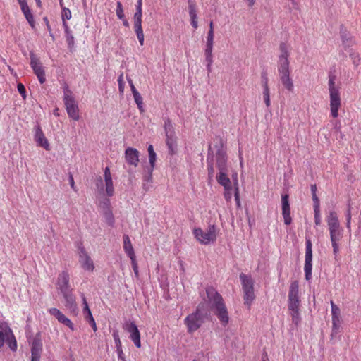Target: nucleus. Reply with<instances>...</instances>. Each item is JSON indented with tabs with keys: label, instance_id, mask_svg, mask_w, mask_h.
<instances>
[{
	"label": "nucleus",
	"instance_id": "obj_1",
	"mask_svg": "<svg viewBox=\"0 0 361 361\" xmlns=\"http://www.w3.org/2000/svg\"><path fill=\"white\" fill-rule=\"evenodd\" d=\"M206 293L211 303V309L219 319L222 326H226L229 322L227 307L222 296L212 286L206 288Z\"/></svg>",
	"mask_w": 361,
	"mask_h": 361
},
{
	"label": "nucleus",
	"instance_id": "obj_2",
	"mask_svg": "<svg viewBox=\"0 0 361 361\" xmlns=\"http://www.w3.org/2000/svg\"><path fill=\"white\" fill-rule=\"evenodd\" d=\"M280 54L277 61L278 71L280 76V80L282 85L288 91H293V83L290 77V62L288 57L290 53L285 42H281L279 44Z\"/></svg>",
	"mask_w": 361,
	"mask_h": 361
},
{
	"label": "nucleus",
	"instance_id": "obj_3",
	"mask_svg": "<svg viewBox=\"0 0 361 361\" xmlns=\"http://www.w3.org/2000/svg\"><path fill=\"white\" fill-rule=\"evenodd\" d=\"M210 314L205 305L200 303L191 314L184 319V324L186 326L187 332L192 334L197 331L202 324L209 319Z\"/></svg>",
	"mask_w": 361,
	"mask_h": 361
},
{
	"label": "nucleus",
	"instance_id": "obj_4",
	"mask_svg": "<svg viewBox=\"0 0 361 361\" xmlns=\"http://www.w3.org/2000/svg\"><path fill=\"white\" fill-rule=\"evenodd\" d=\"M63 102L68 116L74 121H78L80 118L79 108L73 95V92L66 84L63 87Z\"/></svg>",
	"mask_w": 361,
	"mask_h": 361
},
{
	"label": "nucleus",
	"instance_id": "obj_5",
	"mask_svg": "<svg viewBox=\"0 0 361 361\" xmlns=\"http://www.w3.org/2000/svg\"><path fill=\"white\" fill-rule=\"evenodd\" d=\"M239 278L243 291L244 304L249 309L255 298L254 292V281L251 276L246 275L244 273H241L239 276Z\"/></svg>",
	"mask_w": 361,
	"mask_h": 361
},
{
	"label": "nucleus",
	"instance_id": "obj_6",
	"mask_svg": "<svg viewBox=\"0 0 361 361\" xmlns=\"http://www.w3.org/2000/svg\"><path fill=\"white\" fill-rule=\"evenodd\" d=\"M164 128L165 131L166 145L168 148V152L170 155H173L177 152L178 137L176 135L175 128L172 122L169 118H166L164 120Z\"/></svg>",
	"mask_w": 361,
	"mask_h": 361
},
{
	"label": "nucleus",
	"instance_id": "obj_7",
	"mask_svg": "<svg viewBox=\"0 0 361 361\" xmlns=\"http://www.w3.org/2000/svg\"><path fill=\"white\" fill-rule=\"evenodd\" d=\"M195 238L202 244L208 245L210 243L216 241V226L214 224H210L206 229L203 231L200 228H195L193 230Z\"/></svg>",
	"mask_w": 361,
	"mask_h": 361
},
{
	"label": "nucleus",
	"instance_id": "obj_8",
	"mask_svg": "<svg viewBox=\"0 0 361 361\" xmlns=\"http://www.w3.org/2000/svg\"><path fill=\"white\" fill-rule=\"evenodd\" d=\"M0 330V348H2L6 343L8 348L13 352H16L18 348L17 341L11 329L6 326L5 328L1 326Z\"/></svg>",
	"mask_w": 361,
	"mask_h": 361
},
{
	"label": "nucleus",
	"instance_id": "obj_9",
	"mask_svg": "<svg viewBox=\"0 0 361 361\" xmlns=\"http://www.w3.org/2000/svg\"><path fill=\"white\" fill-rule=\"evenodd\" d=\"M300 300L299 299V285L297 281H293L290 286L288 299V308L290 312L299 310Z\"/></svg>",
	"mask_w": 361,
	"mask_h": 361
},
{
	"label": "nucleus",
	"instance_id": "obj_10",
	"mask_svg": "<svg viewBox=\"0 0 361 361\" xmlns=\"http://www.w3.org/2000/svg\"><path fill=\"white\" fill-rule=\"evenodd\" d=\"M30 66L33 70L34 73L37 77L40 84H44L46 82V75L44 67L42 66L39 58H37L34 51H30Z\"/></svg>",
	"mask_w": 361,
	"mask_h": 361
},
{
	"label": "nucleus",
	"instance_id": "obj_11",
	"mask_svg": "<svg viewBox=\"0 0 361 361\" xmlns=\"http://www.w3.org/2000/svg\"><path fill=\"white\" fill-rule=\"evenodd\" d=\"M312 244L310 239H306L305 241V276L307 281L312 279Z\"/></svg>",
	"mask_w": 361,
	"mask_h": 361
},
{
	"label": "nucleus",
	"instance_id": "obj_12",
	"mask_svg": "<svg viewBox=\"0 0 361 361\" xmlns=\"http://www.w3.org/2000/svg\"><path fill=\"white\" fill-rule=\"evenodd\" d=\"M29 342L31 345V361H40L43 348L41 332H37Z\"/></svg>",
	"mask_w": 361,
	"mask_h": 361
},
{
	"label": "nucleus",
	"instance_id": "obj_13",
	"mask_svg": "<svg viewBox=\"0 0 361 361\" xmlns=\"http://www.w3.org/2000/svg\"><path fill=\"white\" fill-rule=\"evenodd\" d=\"M64 299V306L73 316L78 313V307L73 293V289L61 293Z\"/></svg>",
	"mask_w": 361,
	"mask_h": 361
},
{
	"label": "nucleus",
	"instance_id": "obj_14",
	"mask_svg": "<svg viewBox=\"0 0 361 361\" xmlns=\"http://www.w3.org/2000/svg\"><path fill=\"white\" fill-rule=\"evenodd\" d=\"M215 158L216 165L219 171H225L228 169V156L226 150L223 147L221 140H220V146L218 147Z\"/></svg>",
	"mask_w": 361,
	"mask_h": 361
},
{
	"label": "nucleus",
	"instance_id": "obj_15",
	"mask_svg": "<svg viewBox=\"0 0 361 361\" xmlns=\"http://www.w3.org/2000/svg\"><path fill=\"white\" fill-rule=\"evenodd\" d=\"M123 329L130 334L129 338L135 345L140 348L141 347L140 333L135 322H126Z\"/></svg>",
	"mask_w": 361,
	"mask_h": 361
},
{
	"label": "nucleus",
	"instance_id": "obj_16",
	"mask_svg": "<svg viewBox=\"0 0 361 361\" xmlns=\"http://www.w3.org/2000/svg\"><path fill=\"white\" fill-rule=\"evenodd\" d=\"M79 262L85 270L92 271L94 269L93 261L86 252L85 247L79 246Z\"/></svg>",
	"mask_w": 361,
	"mask_h": 361
},
{
	"label": "nucleus",
	"instance_id": "obj_17",
	"mask_svg": "<svg viewBox=\"0 0 361 361\" xmlns=\"http://www.w3.org/2000/svg\"><path fill=\"white\" fill-rule=\"evenodd\" d=\"M34 140L36 142L37 146L43 147L46 150L50 149V145L48 140L46 138L41 126L37 123L34 127Z\"/></svg>",
	"mask_w": 361,
	"mask_h": 361
},
{
	"label": "nucleus",
	"instance_id": "obj_18",
	"mask_svg": "<svg viewBox=\"0 0 361 361\" xmlns=\"http://www.w3.org/2000/svg\"><path fill=\"white\" fill-rule=\"evenodd\" d=\"M281 207L284 224L286 225H290L292 223V218L290 216V206L289 195L288 194L281 195Z\"/></svg>",
	"mask_w": 361,
	"mask_h": 361
},
{
	"label": "nucleus",
	"instance_id": "obj_19",
	"mask_svg": "<svg viewBox=\"0 0 361 361\" xmlns=\"http://www.w3.org/2000/svg\"><path fill=\"white\" fill-rule=\"evenodd\" d=\"M339 32L342 41V46L344 50L348 51V49L355 44V40L343 25H341Z\"/></svg>",
	"mask_w": 361,
	"mask_h": 361
},
{
	"label": "nucleus",
	"instance_id": "obj_20",
	"mask_svg": "<svg viewBox=\"0 0 361 361\" xmlns=\"http://www.w3.org/2000/svg\"><path fill=\"white\" fill-rule=\"evenodd\" d=\"M330 93L331 114L333 118L338 116V109L341 106V98L339 90H333Z\"/></svg>",
	"mask_w": 361,
	"mask_h": 361
},
{
	"label": "nucleus",
	"instance_id": "obj_21",
	"mask_svg": "<svg viewBox=\"0 0 361 361\" xmlns=\"http://www.w3.org/2000/svg\"><path fill=\"white\" fill-rule=\"evenodd\" d=\"M56 288L61 293L73 290L70 285V276L67 271H63L59 274L57 279Z\"/></svg>",
	"mask_w": 361,
	"mask_h": 361
},
{
	"label": "nucleus",
	"instance_id": "obj_22",
	"mask_svg": "<svg viewBox=\"0 0 361 361\" xmlns=\"http://www.w3.org/2000/svg\"><path fill=\"white\" fill-rule=\"evenodd\" d=\"M329 235L333 248L334 259H337V257L340 252V242L343 238V231L330 232Z\"/></svg>",
	"mask_w": 361,
	"mask_h": 361
},
{
	"label": "nucleus",
	"instance_id": "obj_23",
	"mask_svg": "<svg viewBox=\"0 0 361 361\" xmlns=\"http://www.w3.org/2000/svg\"><path fill=\"white\" fill-rule=\"evenodd\" d=\"M124 157L129 165L136 167L140 161V152L135 148L128 147L125 150Z\"/></svg>",
	"mask_w": 361,
	"mask_h": 361
},
{
	"label": "nucleus",
	"instance_id": "obj_24",
	"mask_svg": "<svg viewBox=\"0 0 361 361\" xmlns=\"http://www.w3.org/2000/svg\"><path fill=\"white\" fill-rule=\"evenodd\" d=\"M49 312L52 316L55 317L57 319L59 323L66 326L71 331L75 330L74 324L71 321V319L66 317L59 309L56 307H52L49 310Z\"/></svg>",
	"mask_w": 361,
	"mask_h": 361
},
{
	"label": "nucleus",
	"instance_id": "obj_25",
	"mask_svg": "<svg viewBox=\"0 0 361 361\" xmlns=\"http://www.w3.org/2000/svg\"><path fill=\"white\" fill-rule=\"evenodd\" d=\"M81 298L82 300V305H83V314L84 317L86 321L88 322L89 324L91 326L94 331H97V327L95 322V320L92 316V314L91 312V310L88 306L86 298L83 293L81 294Z\"/></svg>",
	"mask_w": 361,
	"mask_h": 361
},
{
	"label": "nucleus",
	"instance_id": "obj_26",
	"mask_svg": "<svg viewBox=\"0 0 361 361\" xmlns=\"http://www.w3.org/2000/svg\"><path fill=\"white\" fill-rule=\"evenodd\" d=\"M142 15L134 14V30L141 46L144 44L145 35L142 27Z\"/></svg>",
	"mask_w": 361,
	"mask_h": 361
},
{
	"label": "nucleus",
	"instance_id": "obj_27",
	"mask_svg": "<svg viewBox=\"0 0 361 361\" xmlns=\"http://www.w3.org/2000/svg\"><path fill=\"white\" fill-rule=\"evenodd\" d=\"M105 180L106 192L108 197H112L114 194V188L113 185L112 177L109 167H106L104 171Z\"/></svg>",
	"mask_w": 361,
	"mask_h": 361
},
{
	"label": "nucleus",
	"instance_id": "obj_28",
	"mask_svg": "<svg viewBox=\"0 0 361 361\" xmlns=\"http://www.w3.org/2000/svg\"><path fill=\"white\" fill-rule=\"evenodd\" d=\"M228 169L225 171H219L216 176L218 183L224 188L225 190L231 189V182L228 176Z\"/></svg>",
	"mask_w": 361,
	"mask_h": 361
},
{
	"label": "nucleus",
	"instance_id": "obj_29",
	"mask_svg": "<svg viewBox=\"0 0 361 361\" xmlns=\"http://www.w3.org/2000/svg\"><path fill=\"white\" fill-rule=\"evenodd\" d=\"M207 164L208 171V178L212 179L214 176V154L211 148V145L209 146L208 154L207 157Z\"/></svg>",
	"mask_w": 361,
	"mask_h": 361
},
{
	"label": "nucleus",
	"instance_id": "obj_30",
	"mask_svg": "<svg viewBox=\"0 0 361 361\" xmlns=\"http://www.w3.org/2000/svg\"><path fill=\"white\" fill-rule=\"evenodd\" d=\"M21 11L25 16V18H26L27 21L28 22L29 25L34 28L35 27V20L34 16L32 13L31 10L30 9L27 4H21Z\"/></svg>",
	"mask_w": 361,
	"mask_h": 361
},
{
	"label": "nucleus",
	"instance_id": "obj_31",
	"mask_svg": "<svg viewBox=\"0 0 361 361\" xmlns=\"http://www.w3.org/2000/svg\"><path fill=\"white\" fill-rule=\"evenodd\" d=\"M123 250L128 257L135 256L133 247L128 235H123Z\"/></svg>",
	"mask_w": 361,
	"mask_h": 361
},
{
	"label": "nucleus",
	"instance_id": "obj_32",
	"mask_svg": "<svg viewBox=\"0 0 361 361\" xmlns=\"http://www.w3.org/2000/svg\"><path fill=\"white\" fill-rule=\"evenodd\" d=\"M214 37V32H212V30H209L207 37V43L204 49V54H212Z\"/></svg>",
	"mask_w": 361,
	"mask_h": 361
},
{
	"label": "nucleus",
	"instance_id": "obj_33",
	"mask_svg": "<svg viewBox=\"0 0 361 361\" xmlns=\"http://www.w3.org/2000/svg\"><path fill=\"white\" fill-rule=\"evenodd\" d=\"M326 223L328 226L332 224H336L339 223V220L337 216V214L335 211H331L329 215L326 216Z\"/></svg>",
	"mask_w": 361,
	"mask_h": 361
},
{
	"label": "nucleus",
	"instance_id": "obj_34",
	"mask_svg": "<svg viewBox=\"0 0 361 361\" xmlns=\"http://www.w3.org/2000/svg\"><path fill=\"white\" fill-rule=\"evenodd\" d=\"M104 218L106 223L111 227H114L115 224V219L112 210L103 212Z\"/></svg>",
	"mask_w": 361,
	"mask_h": 361
},
{
	"label": "nucleus",
	"instance_id": "obj_35",
	"mask_svg": "<svg viewBox=\"0 0 361 361\" xmlns=\"http://www.w3.org/2000/svg\"><path fill=\"white\" fill-rule=\"evenodd\" d=\"M68 48L70 51H73L74 49L75 40L72 32L65 34Z\"/></svg>",
	"mask_w": 361,
	"mask_h": 361
},
{
	"label": "nucleus",
	"instance_id": "obj_36",
	"mask_svg": "<svg viewBox=\"0 0 361 361\" xmlns=\"http://www.w3.org/2000/svg\"><path fill=\"white\" fill-rule=\"evenodd\" d=\"M133 95L135 102L136 103L138 109L141 112L144 111L142 97L140 95V94L139 93V92L133 93Z\"/></svg>",
	"mask_w": 361,
	"mask_h": 361
},
{
	"label": "nucleus",
	"instance_id": "obj_37",
	"mask_svg": "<svg viewBox=\"0 0 361 361\" xmlns=\"http://www.w3.org/2000/svg\"><path fill=\"white\" fill-rule=\"evenodd\" d=\"M331 307L332 319H340V308L332 300H331Z\"/></svg>",
	"mask_w": 361,
	"mask_h": 361
},
{
	"label": "nucleus",
	"instance_id": "obj_38",
	"mask_svg": "<svg viewBox=\"0 0 361 361\" xmlns=\"http://www.w3.org/2000/svg\"><path fill=\"white\" fill-rule=\"evenodd\" d=\"M313 208H314V223L317 226L320 225L322 220H321V215H320L319 204L313 205Z\"/></svg>",
	"mask_w": 361,
	"mask_h": 361
},
{
	"label": "nucleus",
	"instance_id": "obj_39",
	"mask_svg": "<svg viewBox=\"0 0 361 361\" xmlns=\"http://www.w3.org/2000/svg\"><path fill=\"white\" fill-rule=\"evenodd\" d=\"M310 189H311V193H312V200H313V205L319 204V200L316 194L317 190L316 184L311 185Z\"/></svg>",
	"mask_w": 361,
	"mask_h": 361
},
{
	"label": "nucleus",
	"instance_id": "obj_40",
	"mask_svg": "<svg viewBox=\"0 0 361 361\" xmlns=\"http://www.w3.org/2000/svg\"><path fill=\"white\" fill-rule=\"evenodd\" d=\"M350 57L352 60V62L353 63V65L355 66V67H357L360 64V54L356 52V51H353L351 50V51L350 52Z\"/></svg>",
	"mask_w": 361,
	"mask_h": 361
},
{
	"label": "nucleus",
	"instance_id": "obj_41",
	"mask_svg": "<svg viewBox=\"0 0 361 361\" xmlns=\"http://www.w3.org/2000/svg\"><path fill=\"white\" fill-rule=\"evenodd\" d=\"M72 17L71 11L69 8L63 7L61 11V19L62 21H67Z\"/></svg>",
	"mask_w": 361,
	"mask_h": 361
},
{
	"label": "nucleus",
	"instance_id": "obj_42",
	"mask_svg": "<svg viewBox=\"0 0 361 361\" xmlns=\"http://www.w3.org/2000/svg\"><path fill=\"white\" fill-rule=\"evenodd\" d=\"M112 336L115 343L116 349L122 348L121 342L120 340L119 334L117 330H114L112 333Z\"/></svg>",
	"mask_w": 361,
	"mask_h": 361
},
{
	"label": "nucleus",
	"instance_id": "obj_43",
	"mask_svg": "<svg viewBox=\"0 0 361 361\" xmlns=\"http://www.w3.org/2000/svg\"><path fill=\"white\" fill-rule=\"evenodd\" d=\"M116 16L118 19H123L125 17L123 8L122 4L120 1H117L116 3Z\"/></svg>",
	"mask_w": 361,
	"mask_h": 361
},
{
	"label": "nucleus",
	"instance_id": "obj_44",
	"mask_svg": "<svg viewBox=\"0 0 361 361\" xmlns=\"http://www.w3.org/2000/svg\"><path fill=\"white\" fill-rule=\"evenodd\" d=\"M261 78H262V85L263 87V90H269V86H268V77L267 73L266 71H263L261 73Z\"/></svg>",
	"mask_w": 361,
	"mask_h": 361
},
{
	"label": "nucleus",
	"instance_id": "obj_45",
	"mask_svg": "<svg viewBox=\"0 0 361 361\" xmlns=\"http://www.w3.org/2000/svg\"><path fill=\"white\" fill-rule=\"evenodd\" d=\"M205 56V61L207 62V70L209 73L212 71V65L213 63V56L212 54H204Z\"/></svg>",
	"mask_w": 361,
	"mask_h": 361
},
{
	"label": "nucleus",
	"instance_id": "obj_46",
	"mask_svg": "<svg viewBox=\"0 0 361 361\" xmlns=\"http://www.w3.org/2000/svg\"><path fill=\"white\" fill-rule=\"evenodd\" d=\"M290 314L291 317H292L293 323H294L295 325H298V324L300 322V317L299 310L290 312Z\"/></svg>",
	"mask_w": 361,
	"mask_h": 361
},
{
	"label": "nucleus",
	"instance_id": "obj_47",
	"mask_svg": "<svg viewBox=\"0 0 361 361\" xmlns=\"http://www.w3.org/2000/svg\"><path fill=\"white\" fill-rule=\"evenodd\" d=\"M340 319H332V333L331 336L337 334L338 330L340 327Z\"/></svg>",
	"mask_w": 361,
	"mask_h": 361
},
{
	"label": "nucleus",
	"instance_id": "obj_48",
	"mask_svg": "<svg viewBox=\"0 0 361 361\" xmlns=\"http://www.w3.org/2000/svg\"><path fill=\"white\" fill-rule=\"evenodd\" d=\"M101 207L102 208V212H108L111 211V203L109 199H105L104 201L101 202Z\"/></svg>",
	"mask_w": 361,
	"mask_h": 361
},
{
	"label": "nucleus",
	"instance_id": "obj_49",
	"mask_svg": "<svg viewBox=\"0 0 361 361\" xmlns=\"http://www.w3.org/2000/svg\"><path fill=\"white\" fill-rule=\"evenodd\" d=\"M131 260V264H132V267H133V271L135 273V275L138 277L139 276V271H138V265H137V261H136V257L134 256V257H129Z\"/></svg>",
	"mask_w": 361,
	"mask_h": 361
},
{
	"label": "nucleus",
	"instance_id": "obj_50",
	"mask_svg": "<svg viewBox=\"0 0 361 361\" xmlns=\"http://www.w3.org/2000/svg\"><path fill=\"white\" fill-rule=\"evenodd\" d=\"M346 217V227L348 229V231L350 232L351 227H350V223H351V212H350V206H348V209L345 214Z\"/></svg>",
	"mask_w": 361,
	"mask_h": 361
},
{
	"label": "nucleus",
	"instance_id": "obj_51",
	"mask_svg": "<svg viewBox=\"0 0 361 361\" xmlns=\"http://www.w3.org/2000/svg\"><path fill=\"white\" fill-rule=\"evenodd\" d=\"M188 10L190 19H197L196 5L188 6Z\"/></svg>",
	"mask_w": 361,
	"mask_h": 361
},
{
	"label": "nucleus",
	"instance_id": "obj_52",
	"mask_svg": "<svg viewBox=\"0 0 361 361\" xmlns=\"http://www.w3.org/2000/svg\"><path fill=\"white\" fill-rule=\"evenodd\" d=\"M263 97L265 102V104L267 107H269L271 104L270 102V96H269V90H263Z\"/></svg>",
	"mask_w": 361,
	"mask_h": 361
},
{
	"label": "nucleus",
	"instance_id": "obj_53",
	"mask_svg": "<svg viewBox=\"0 0 361 361\" xmlns=\"http://www.w3.org/2000/svg\"><path fill=\"white\" fill-rule=\"evenodd\" d=\"M156 160H157V154L155 152L149 154V165H150V168H152V170H153L154 168Z\"/></svg>",
	"mask_w": 361,
	"mask_h": 361
},
{
	"label": "nucleus",
	"instance_id": "obj_54",
	"mask_svg": "<svg viewBox=\"0 0 361 361\" xmlns=\"http://www.w3.org/2000/svg\"><path fill=\"white\" fill-rule=\"evenodd\" d=\"M328 228H329V233L343 231V229L341 227L340 222L337 223L336 224H332L331 226H329Z\"/></svg>",
	"mask_w": 361,
	"mask_h": 361
},
{
	"label": "nucleus",
	"instance_id": "obj_55",
	"mask_svg": "<svg viewBox=\"0 0 361 361\" xmlns=\"http://www.w3.org/2000/svg\"><path fill=\"white\" fill-rule=\"evenodd\" d=\"M17 89L20 94L25 99L26 98V90L25 86L22 83H18L17 85Z\"/></svg>",
	"mask_w": 361,
	"mask_h": 361
},
{
	"label": "nucleus",
	"instance_id": "obj_56",
	"mask_svg": "<svg viewBox=\"0 0 361 361\" xmlns=\"http://www.w3.org/2000/svg\"><path fill=\"white\" fill-rule=\"evenodd\" d=\"M135 7L136 11L134 14L142 15V0H137Z\"/></svg>",
	"mask_w": 361,
	"mask_h": 361
},
{
	"label": "nucleus",
	"instance_id": "obj_57",
	"mask_svg": "<svg viewBox=\"0 0 361 361\" xmlns=\"http://www.w3.org/2000/svg\"><path fill=\"white\" fill-rule=\"evenodd\" d=\"M152 168H149L148 174L145 175L143 178V181L146 183H152Z\"/></svg>",
	"mask_w": 361,
	"mask_h": 361
},
{
	"label": "nucleus",
	"instance_id": "obj_58",
	"mask_svg": "<svg viewBox=\"0 0 361 361\" xmlns=\"http://www.w3.org/2000/svg\"><path fill=\"white\" fill-rule=\"evenodd\" d=\"M234 197H235V200L237 206L240 207V202L239 188L237 186L235 187Z\"/></svg>",
	"mask_w": 361,
	"mask_h": 361
},
{
	"label": "nucleus",
	"instance_id": "obj_59",
	"mask_svg": "<svg viewBox=\"0 0 361 361\" xmlns=\"http://www.w3.org/2000/svg\"><path fill=\"white\" fill-rule=\"evenodd\" d=\"M118 361H126L124 357V353L122 348L116 349Z\"/></svg>",
	"mask_w": 361,
	"mask_h": 361
},
{
	"label": "nucleus",
	"instance_id": "obj_60",
	"mask_svg": "<svg viewBox=\"0 0 361 361\" xmlns=\"http://www.w3.org/2000/svg\"><path fill=\"white\" fill-rule=\"evenodd\" d=\"M118 89L119 91L123 92L124 90V83L123 81V74H121L118 78Z\"/></svg>",
	"mask_w": 361,
	"mask_h": 361
},
{
	"label": "nucleus",
	"instance_id": "obj_61",
	"mask_svg": "<svg viewBox=\"0 0 361 361\" xmlns=\"http://www.w3.org/2000/svg\"><path fill=\"white\" fill-rule=\"evenodd\" d=\"M329 92L333 90H338V89L335 86V80H332V79H329Z\"/></svg>",
	"mask_w": 361,
	"mask_h": 361
},
{
	"label": "nucleus",
	"instance_id": "obj_62",
	"mask_svg": "<svg viewBox=\"0 0 361 361\" xmlns=\"http://www.w3.org/2000/svg\"><path fill=\"white\" fill-rule=\"evenodd\" d=\"M232 190H233V188H232V185H231V189H230V190H225L224 197H225V199H226L227 201H228V200H231V198Z\"/></svg>",
	"mask_w": 361,
	"mask_h": 361
},
{
	"label": "nucleus",
	"instance_id": "obj_63",
	"mask_svg": "<svg viewBox=\"0 0 361 361\" xmlns=\"http://www.w3.org/2000/svg\"><path fill=\"white\" fill-rule=\"evenodd\" d=\"M68 181H69L71 188L73 189L74 190H75V182H74L73 176L71 173H69V174H68Z\"/></svg>",
	"mask_w": 361,
	"mask_h": 361
},
{
	"label": "nucleus",
	"instance_id": "obj_64",
	"mask_svg": "<svg viewBox=\"0 0 361 361\" xmlns=\"http://www.w3.org/2000/svg\"><path fill=\"white\" fill-rule=\"evenodd\" d=\"M128 82L129 85L130 87V90L132 92V94L138 92L137 90V89L135 88V85H134V84L133 82V80L130 78H128Z\"/></svg>",
	"mask_w": 361,
	"mask_h": 361
}]
</instances>
